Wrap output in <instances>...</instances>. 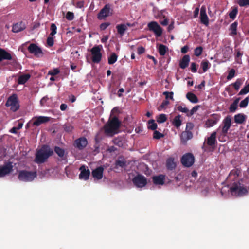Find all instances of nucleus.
I'll return each instance as SVG.
<instances>
[{
  "label": "nucleus",
  "mask_w": 249,
  "mask_h": 249,
  "mask_svg": "<svg viewBox=\"0 0 249 249\" xmlns=\"http://www.w3.org/2000/svg\"><path fill=\"white\" fill-rule=\"evenodd\" d=\"M53 154V151L49 145H44L36 154L35 161L37 163H43Z\"/></svg>",
  "instance_id": "f257e3e1"
},
{
  "label": "nucleus",
  "mask_w": 249,
  "mask_h": 249,
  "mask_svg": "<svg viewBox=\"0 0 249 249\" xmlns=\"http://www.w3.org/2000/svg\"><path fill=\"white\" fill-rule=\"evenodd\" d=\"M120 123L116 117H113L104 126L106 134L111 136L115 134L116 131L120 127Z\"/></svg>",
  "instance_id": "f03ea898"
},
{
  "label": "nucleus",
  "mask_w": 249,
  "mask_h": 249,
  "mask_svg": "<svg viewBox=\"0 0 249 249\" xmlns=\"http://www.w3.org/2000/svg\"><path fill=\"white\" fill-rule=\"evenodd\" d=\"M230 190L231 195L236 196H242L248 194L246 187L239 182L234 183Z\"/></svg>",
  "instance_id": "7ed1b4c3"
},
{
  "label": "nucleus",
  "mask_w": 249,
  "mask_h": 249,
  "mask_svg": "<svg viewBox=\"0 0 249 249\" xmlns=\"http://www.w3.org/2000/svg\"><path fill=\"white\" fill-rule=\"evenodd\" d=\"M36 172L21 170L18 172V179L24 182L32 181L36 177Z\"/></svg>",
  "instance_id": "20e7f679"
},
{
  "label": "nucleus",
  "mask_w": 249,
  "mask_h": 249,
  "mask_svg": "<svg viewBox=\"0 0 249 249\" xmlns=\"http://www.w3.org/2000/svg\"><path fill=\"white\" fill-rule=\"evenodd\" d=\"M5 106L7 107H10V110L13 112L17 111L20 107L17 95L13 94L9 97Z\"/></svg>",
  "instance_id": "39448f33"
},
{
  "label": "nucleus",
  "mask_w": 249,
  "mask_h": 249,
  "mask_svg": "<svg viewBox=\"0 0 249 249\" xmlns=\"http://www.w3.org/2000/svg\"><path fill=\"white\" fill-rule=\"evenodd\" d=\"M101 48V45H96L90 50L92 55V61L95 63H99L102 59Z\"/></svg>",
  "instance_id": "423d86ee"
},
{
  "label": "nucleus",
  "mask_w": 249,
  "mask_h": 249,
  "mask_svg": "<svg viewBox=\"0 0 249 249\" xmlns=\"http://www.w3.org/2000/svg\"><path fill=\"white\" fill-rule=\"evenodd\" d=\"M13 171V165L10 161L5 162L0 166V178L10 174Z\"/></svg>",
  "instance_id": "0eeeda50"
},
{
  "label": "nucleus",
  "mask_w": 249,
  "mask_h": 249,
  "mask_svg": "<svg viewBox=\"0 0 249 249\" xmlns=\"http://www.w3.org/2000/svg\"><path fill=\"white\" fill-rule=\"evenodd\" d=\"M147 27L150 31L153 32L156 36L160 37L162 34L163 29L156 21H151L148 23Z\"/></svg>",
  "instance_id": "6e6552de"
},
{
  "label": "nucleus",
  "mask_w": 249,
  "mask_h": 249,
  "mask_svg": "<svg viewBox=\"0 0 249 249\" xmlns=\"http://www.w3.org/2000/svg\"><path fill=\"white\" fill-rule=\"evenodd\" d=\"M132 182L137 188H143L147 183V178L143 175L138 174L132 179Z\"/></svg>",
  "instance_id": "1a4fd4ad"
},
{
  "label": "nucleus",
  "mask_w": 249,
  "mask_h": 249,
  "mask_svg": "<svg viewBox=\"0 0 249 249\" xmlns=\"http://www.w3.org/2000/svg\"><path fill=\"white\" fill-rule=\"evenodd\" d=\"M195 158L190 153L183 155L181 159V162L186 167H191L194 163Z\"/></svg>",
  "instance_id": "9d476101"
},
{
  "label": "nucleus",
  "mask_w": 249,
  "mask_h": 249,
  "mask_svg": "<svg viewBox=\"0 0 249 249\" xmlns=\"http://www.w3.org/2000/svg\"><path fill=\"white\" fill-rule=\"evenodd\" d=\"M51 118L47 116H35L32 118L29 123L33 126H38L42 124H45L50 120Z\"/></svg>",
  "instance_id": "9b49d317"
},
{
  "label": "nucleus",
  "mask_w": 249,
  "mask_h": 249,
  "mask_svg": "<svg viewBox=\"0 0 249 249\" xmlns=\"http://www.w3.org/2000/svg\"><path fill=\"white\" fill-rule=\"evenodd\" d=\"M28 50L30 53L33 54L37 57L42 56L43 54L41 48L34 43H32L28 46Z\"/></svg>",
  "instance_id": "f8f14e48"
},
{
  "label": "nucleus",
  "mask_w": 249,
  "mask_h": 249,
  "mask_svg": "<svg viewBox=\"0 0 249 249\" xmlns=\"http://www.w3.org/2000/svg\"><path fill=\"white\" fill-rule=\"evenodd\" d=\"M111 10L110 5L109 4H106L98 13V18L99 19H103L106 17L111 15Z\"/></svg>",
  "instance_id": "ddd939ff"
},
{
  "label": "nucleus",
  "mask_w": 249,
  "mask_h": 249,
  "mask_svg": "<svg viewBox=\"0 0 249 249\" xmlns=\"http://www.w3.org/2000/svg\"><path fill=\"white\" fill-rule=\"evenodd\" d=\"M88 144V141L85 137H80L76 139L74 142V147L79 150L83 149Z\"/></svg>",
  "instance_id": "4468645a"
},
{
  "label": "nucleus",
  "mask_w": 249,
  "mask_h": 249,
  "mask_svg": "<svg viewBox=\"0 0 249 249\" xmlns=\"http://www.w3.org/2000/svg\"><path fill=\"white\" fill-rule=\"evenodd\" d=\"M79 170L81 172L79 175V178L80 179L88 180L90 175V171L88 167L82 165L80 167Z\"/></svg>",
  "instance_id": "2eb2a0df"
},
{
  "label": "nucleus",
  "mask_w": 249,
  "mask_h": 249,
  "mask_svg": "<svg viewBox=\"0 0 249 249\" xmlns=\"http://www.w3.org/2000/svg\"><path fill=\"white\" fill-rule=\"evenodd\" d=\"M200 18L202 24L206 26L209 25V18L206 14V7L204 6H202L200 9Z\"/></svg>",
  "instance_id": "dca6fc26"
},
{
  "label": "nucleus",
  "mask_w": 249,
  "mask_h": 249,
  "mask_svg": "<svg viewBox=\"0 0 249 249\" xmlns=\"http://www.w3.org/2000/svg\"><path fill=\"white\" fill-rule=\"evenodd\" d=\"M54 152L58 155L61 161H64L65 163L67 162V154L64 149L58 146H55L54 148Z\"/></svg>",
  "instance_id": "f3484780"
},
{
  "label": "nucleus",
  "mask_w": 249,
  "mask_h": 249,
  "mask_svg": "<svg viewBox=\"0 0 249 249\" xmlns=\"http://www.w3.org/2000/svg\"><path fill=\"white\" fill-rule=\"evenodd\" d=\"M223 123L224 125L222 127V133L224 135H226L231 125V117L229 116L226 117L223 121Z\"/></svg>",
  "instance_id": "a211bd4d"
},
{
  "label": "nucleus",
  "mask_w": 249,
  "mask_h": 249,
  "mask_svg": "<svg viewBox=\"0 0 249 249\" xmlns=\"http://www.w3.org/2000/svg\"><path fill=\"white\" fill-rule=\"evenodd\" d=\"M193 137V134L191 131L185 130L183 131L180 135L181 142L185 144L187 142L191 139Z\"/></svg>",
  "instance_id": "6ab92c4d"
},
{
  "label": "nucleus",
  "mask_w": 249,
  "mask_h": 249,
  "mask_svg": "<svg viewBox=\"0 0 249 249\" xmlns=\"http://www.w3.org/2000/svg\"><path fill=\"white\" fill-rule=\"evenodd\" d=\"M165 176L160 174L152 177V181L155 185H162L164 184Z\"/></svg>",
  "instance_id": "aec40b11"
},
{
  "label": "nucleus",
  "mask_w": 249,
  "mask_h": 249,
  "mask_svg": "<svg viewBox=\"0 0 249 249\" xmlns=\"http://www.w3.org/2000/svg\"><path fill=\"white\" fill-rule=\"evenodd\" d=\"M104 168L102 166L98 167L92 171V176L95 179H101L103 178Z\"/></svg>",
  "instance_id": "412c9836"
},
{
  "label": "nucleus",
  "mask_w": 249,
  "mask_h": 249,
  "mask_svg": "<svg viewBox=\"0 0 249 249\" xmlns=\"http://www.w3.org/2000/svg\"><path fill=\"white\" fill-rule=\"evenodd\" d=\"M25 28V24L23 22L21 21L13 24L12 31L14 33H18L23 31Z\"/></svg>",
  "instance_id": "4be33fe9"
},
{
  "label": "nucleus",
  "mask_w": 249,
  "mask_h": 249,
  "mask_svg": "<svg viewBox=\"0 0 249 249\" xmlns=\"http://www.w3.org/2000/svg\"><path fill=\"white\" fill-rule=\"evenodd\" d=\"M11 59V54L5 50L0 48V62L3 60H10Z\"/></svg>",
  "instance_id": "5701e85b"
},
{
  "label": "nucleus",
  "mask_w": 249,
  "mask_h": 249,
  "mask_svg": "<svg viewBox=\"0 0 249 249\" xmlns=\"http://www.w3.org/2000/svg\"><path fill=\"white\" fill-rule=\"evenodd\" d=\"M166 166L169 170H173L176 168L177 164L175 161V159L173 157H169L166 160Z\"/></svg>",
  "instance_id": "b1692460"
},
{
  "label": "nucleus",
  "mask_w": 249,
  "mask_h": 249,
  "mask_svg": "<svg viewBox=\"0 0 249 249\" xmlns=\"http://www.w3.org/2000/svg\"><path fill=\"white\" fill-rule=\"evenodd\" d=\"M190 60V58L189 55H184L180 60L179 64V67L182 69H185L187 67H188Z\"/></svg>",
  "instance_id": "393cba45"
},
{
  "label": "nucleus",
  "mask_w": 249,
  "mask_h": 249,
  "mask_svg": "<svg viewBox=\"0 0 249 249\" xmlns=\"http://www.w3.org/2000/svg\"><path fill=\"white\" fill-rule=\"evenodd\" d=\"M246 118L247 116L244 114L238 113L234 116V120L236 123L242 124L245 122Z\"/></svg>",
  "instance_id": "a878e982"
},
{
  "label": "nucleus",
  "mask_w": 249,
  "mask_h": 249,
  "mask_svg": "<svg viewBox=\"0 0 249 249\" xmlns=\"http://www.w3.org/2000/svg\"><path fill=\"white\" fill-rule=\"evenodd\" d=\"M216 132H213L211 134L210 136L207 138L206 142L209 146H213L215 145L216 142Z\"/></svg>",
  "instance_id": "bb28decb"
},
{
  "label": "nucleus",
  "mask_w": 249,
  "mask_h": 249,
  "mask_svg": "<svg viewBox=\"0 0 249 249\" xmlns=\"http://www.w3.org/2000/svg\"><path fill=\"white\" fill-rule=\"evenodd\" d=\"M118 33L121 36H123L125 32L127 30V28H126V25L125 24H118L116 27Z\"/></svg>",
  "instance_id": "cd10ccee"
},
{
  "label": "nucleus",
  "mask_w": 249,
  "mask_h": 249,
  "mask_svg": "<svg viewBox=\"0 0 249 249\" xmlns=\"http://www.w3.org/2000/svg\"><path fill=\"white\" fill-rule=\"evenodd\" d=\"M186 97L189 101L192 103H197L198 102V99L197 96L192 92H188Z\"/></svg>",
  "instance_id": "c85d7f7f"
},
{
  "label": "nucleus",
  "mask_w": 249,
  "mask_h": 249,
  "mask_svg": "<svg viewBox=\"0 0 249 249\" xmlns=\"http://www.w3.org/2000/svg\"><path fill=\"white\" fill-rule=\"evenodd\" d=\"M238 23L235 21L232 23L230 26V30L231 31V33L230 35L231 36H235L236 35L237 33V28Z\"/></svg>",
  "instance_id": "c756f323"
},
{
  "label": "nucleus",
  "mask_w": 249,
  "mask_h": 249,
  "mask_svg": "<svg viewBox=\"0 0 249 249\" xmlns=\"http://www.w3.org/2000/svg\"><path fill=\"white\" fill-rule=\"evenodd\" d=\"M30 78V75L28 74H24L20 76L18 79V84H25Z\"/></svg>",
  "instance_id": "7c9ffc66"
},
{
  "label": "nucleus",
  "mask_w": 249,
  "mask_h": 249,
  "mask_svg": "<svg viewBox=\"0 0 249 249\" xmlns=\"http://www.w3.org/2000/svg\"><path fill=\"white\" fill-rule=\"evenodd\" d=\"M168 48L165 45L163 44H160L158 47V51L159 54L163 56L166 54V52L168 51Z\"/></svg>",
  "instance_id": "2f4dec72"
},
{
  "label": "nucleus",
  "mask_w": 249,
  "mask_h": 249,
  "mask_svg": "<svg viewBox=\"0 0 249 249\" xmlns=\"http://www.w3.org/2000/svg\"><path fill=\"white\" fill-rule=\"evenodd\" d=\"M180 115H178V116H176L174 119H173V121L172 122V124L174 126L176 127L177 128L179 127L181 124V121L180 120Z\"/></svg>",
  "instance_id": "473e14b6"
},
{
  "label": "nucleus",
  "mask_w": 249,
  "mask_h": 249,
  "mask_svg": "<svg viewBox=\"0 0 249 249\" xmlns=\"http://www.w3.org/2000/svg\"><path fill=\"white\" fill-rule=\"evenodd\" d=\"M241 171L239 169H236L232 170L230 172L229 174V177L230 178H232L233 177L232 179H234L237 178L241 174Z\"/></svg>",
  "instance_id": "72a5a7b5"
},
{
  "label": "nucleus",
  "mask_w": 249,
  "mask_h": 249,
  "mask_svg": "<svg viewBox=\"0 0 249 249\" xmlns=\"http://www.w3.org/2000/svg\"><path fill=\"white\" fill-rule=\"evenodd\" d=\"M117 55L114 53H112L108 58V63L110 65L113 64L117 61Z\"/></svg>",
  "instance_id": "f704fd0d"
},
{
  "label": "nucleus",
  "mask_w": 249,
  "mask_h": 249,
  "mask_svg": "<svg viewBox=\"0 0 249 249\" xmlns=\"http://www.w3.org/2000/svg\"><path fill=\"white\" fill-rule=\"evenodd\" d=\"M148 128L152 130H155L157 128V124L153 119L149 120L148 122Z\"/></svg>",
  "instance_id": "c9c22d12"
},
{
  "label": "nucleus",
  "mask_w": 249,
  "mask_h": 249,
  "mask_svg": "<svg viewBox=\"0 0 249 249\" xmlns=\"http://www.w3.org/2000/svg\"><path fill=\"white\" fill-rule=\"evenodd\" d=\"M201 66L204 72H206L210 68V64L208 61H203L201 63Z\"/></svg>",
  "instance_id": "e433bc0d"
},
{
  "label": "nucleus",
  "mask_w": 249,
  "mask_h": 249,
  "mask_svg": "<svg viewBox=\"0 0 249 249\" xmlns=\"http://www.w3.org/2000/svg\"><path fill=\"white\" fill-rule=\"evenodd\" d=\"M167 120L166 115L164 114H161L157 117V121L158 123H163Z\"/></svg>",
  "instance_id": "4c0bfd02"
},
{
  "label": "nucleus",
  "mask_w": 249,
  "mask_h": 249,
  "mask_svg": "<svg viewBox=\"0 0 249 249\" xmlns=\"http://www.w3.org/2000/svg\"><path fill=\"white\" fill-rule=\"evenodd\" d=\"M238 13V9L237 7L234 8L230 13H229V17L230 18L232 19H234L236 17V15Z\"/></svg>",
  "instance_id": "58836bf2"
},
{
  "label": "nucleus",
  "mask_w": 249,
  "mask_h": 249,
  "mask_svg": "<svg viewBox=\"0 0 249 249\" xmlns=\"http://www.w3.org/2000/svg\"><path fill=\"white\" fill-rule=\"evenodd\" d=\"M10 60H11V62L9 63L10 64L13 65L14 67L16 69H21V66L19 64V63L17 61L16 58H13L12 57V59Z\"/></svg>",
  "instance_id": "ea45409f"
},
{
  "label": "nucleus",
  "mask_w": 249,
  "mask_h": 249,
  "mask_svg": "<svg viewBox=\"0 0 249 249\" xmlns=\"http://www.w3.org/2000/svg\"><path fill=\"white\" fill-rule=\"evenodd\" d=\"M242 84V80L241 79H237L233 83V86L236 90H238L240 86Z\"/></svg>",
  "instance_id": "a19ab883"
},
{
  "label": "nucleus",
  "mask_w": 249,
  "mask_h": 249,
  "mask_svg": "<svg viewBox=\"0 0 249 249\" xmlns=\"http://www.w3.org/2000/svg\"><path fill=\"white\" fill-rule=\"evenodd\" d=\"M249 101V97H246L243 100H242L240 102V103L239 104V107L241 108L246 107L248 105Z\"/></svg>",
  "instance_id": "79ce46f5"
},
{
  "label": "nucleus",
  "mask_w": 249,
  "mask_h": 249,
  "mask_svg": "<svg viewBox=\"0 0 249 249\" xmlns=\"http://www.w3.org/2000/svg\"><path fill=\"white\" fill-rule=\"evenodd\" d=\"M237 3L241 7L249 6V0H237Z\"/></svg>",
  "instance_id": "37998d69"
},
{
  "label": "nucleus",
  "mask_w": 249,
  "mask_h": 249,
  "mask_svg": "<svg viewBox=\"0 0 249 249\" xmlns=\"http://www.w3.org/2000/svg\"><path fill=\"white\" fill-rule=\"evenodd\" d=\"M50 29L51 32L50 34V36H53L56 34L57 27L54 23H52Z\"/></svg>",
  "instance_id": "c03bdc74"
},
{
  "label": "nucleus",
  "mask_w": 249,
  "mask_h": 249,
  "mask_svg": "<svg viewBox=\"0 0 249 249\" xmlns=\"http://www.w3.org/2000/svg\"><path fill=\"white\" fill-rule=\"evenodd\" d=\"M203 48L201 46L196 47L194 50V54L196 56H200L202 53Z\"/></svg>",
  "instance_id": "a18cd8bd"
},
{
  "label": "nucleus",
  "mask_w": 249,
  "mask_h": 249,
  "mask_svg": "<svg viewBox=\"0 0 249 249\" xmlns=\"http://www.w3.org/2000/svg\"><path fill=\"white\" fill-rule=\"evenodd\" d=\"M249 92V84L245 86L239 92V95H244Z\"/></svg>",
  "instance_id": "49530a36"
},
{
  "label": "nucleus",
  "mask_w": 249,
  "mask_h": 249,
  "mask_svg": "<svg viewBox=\"0 0 249 249\" xmlns=\"http://www.w3.org/2000/svg\"><path fill=\"white\" fill-rule=\"evenodd\" d=\"M163 94L165 96V98L168 100V99H170L172 100H174L173 98V92H168V91H164L163 93Z\"/></svg>",
  "instance_id": "de8ad7c7"
},
{
  "label": "nucleus",
  "mask_w": 249,
  "mask_h": 249,
  "mask_svg": "<svg viewBox=\"0 0 249 249\" xmlns=\"http://www.w3.org/2000/svg\"><path fill=\"white\" fill-rule=\"evenodd\" d=\"M235 71L233 69H231L229 71L227 79L228 80H231L235 76Z\"/></svg>",
  "instance_id": "09e8293b"
},
{
  "label": "nucleus",
  "mask_w": 249,
  "mask_h": 249,
  "mask_svg": "<svg viewBox=\"0 0 249 249\" xmlns=\"http://www.w3.org/2000/svg\"><path fill=\"white\" fill-rule=\"evenodd\" d=\"M164 137V135L158 131L155 130L153 133V138L155 139H159Z\"/></svg>",
  "instance_id": "8fccbe9b"
},
{
  "label": "nucleus",
  "mask_w": 249,
  "mask_h": 249,
  "mask_svg": "<svg viewBox=\"0 0 249 249\" xmlns=\"http://www.w3.org/2000/svg\"><path fill=\"white\" fill-rule=\"evenodd\" d=\"M238 108V105L232 103L229 107V111L230 112L233 113L236 111Z\"/></svg>",
  "instance_id": "3c124183"
},
{
  "label": "nucleus",
  "mask_w": 249,
  "mask_h": 249,
  "mask_svg": "<svg viewBox=\"0 0 249 249\" xmlns=\"http://www.w3.org/2000/svg\"><path fill=\"white\" fill-rule=\"evenodd\" d=\"M63 128L65 131L68 132H71L73 129V126L70 124H64Z\"/></svg>",
  "instance_id": "603ef678"
},
{
  "label": "nucleus",
  "mask_w": 249,
  "mask_h": 249,
  "mask_svg": "<svg viewBox=\"0 0 249 249\" xmlns=\"http://www.w3.org/2000/svg\"><path fill=\"white\" fill-rule=\"evenodd\" d=\"M60 71L58 68L53 69V70L49 71L48 74L52 76H54L59 73Z\"/></svg>",
  "instance_id": "864d4df0"
},
{
  "label": "nucleus",
  "mask_w": 249,
  "mask_h": 249,
  "mask_svg": "<svg viewBox=\"0 0 249 249\" xmlns=\"http://www.w3.org/2000/svg\"><path fill=\"white\" fill-rule=\"evenodd\" d=\"M47 43L50 47L53 46L54 44V39L52 36L48 37L47 39Z\"/></svg>",
  "instance_id": "5fc2aeb1"
},
{
  "label": "nucleus",
  "mask_w": 249,
  "mask_h": 249,
  "mask_svg": "<svg viewBox=\"0 0 249 249\" xmlns=\"http://www.w3.org/2000/svg\"><path fill=\"white\" fill-rule=\"evenodd\" d=\"M66 18L69 20H72L74 18V14L71 12H68L66 14Z\"/></svg>",
  "instance_id": "6e6d98bb"
},
{
  "label": "nucleus",
  "mask_w": 249,
  "mask_h": 249,
  "mask_svg": "<svg viewBox=\"0 0 249 249\" xmlns=\"http://www.w3.org/2000/svg\"><path fill=\"white\" fill-rule=\"evenodd\" d=\"M177 109L178 111L183 112V113H188L189 112V110L185 107H183L182 106H179L177 107Z\"/></svg>",
  "instance_id": "4d7b16f0"
},
{
  "label": "nucleus",
  "mask_w": 249,
  "mask_h": 249,
  "mask_svg": "<svg viewBox=\"0 0 249 249\" xmlns=\"http://www.w3.org/2000/svg\"><path fill=\"white\" fill-rule=\"evenodd\" d=\"M216 122L212 119H209L207 120L206 122V124L208 126V127H212L216 124Z\"/></svg>",
  "instance_id": "13d9d810"
},
{
  "label": "nucleus",
  "mask_w": 249,
  "mask_h": 249,
  "mask_svg": "<svg viewBox=\"0 0 249 249\" xmlns=\"http://www.w3.org/2000/svg\"><path fill=\"white\" fill-rule=\"evenodd\" d=\"M114 144L119 146H121L122 145V141L119 138H115L113 140Z\"/></svg>",
  "instance_id": "bf43d9fd"
},
{
  "label": "nucleus",
  "mask_w": 249,
  "mask_h": 249,
  "mask_svg": "<svg viewBox=\"0 0 249 249\" xmlns=\"http://www.w3.org/2000/svg\"><path fill=\"white\" fill-rule=\"evenodd\" d=\"M116 165L121 167H124L125 166V162L124 161L118 160L116 161Z\"/></svg>",
  "instance_id": "052dcab7"
},
{
  "label": "nucleus",
  "mask_w": 249,
  "mask_h": 249,
  "mask_svg": "<svg viewBox=\"0 0 249 249\" xmlns=\"http://www.w3.org/2000/svg\"><path fill=\"white\" fill-rule=\"evenodd\" d=\"M110 25L109 23L108 22H105L103 23H102L100 25V28L101 30H104Z\"/></svg>",
  "instance_id": "680f3d73"
},
{
  "label": "nucleus",
  "mask_w": 249,
  "mask_h": 249,
  "mask_svg": "<svg viewBox=\"0 0 249 249\" xmlns=\"http://www.w3.org/2000/svg\"><path fill=\"white\" fill-rule=\"evenodd\" d=\"M85 2L83 0L78 1L76 3V7L78 8H82L84 7Z\"/></svg>",
  "instance_id": "e2e57ef3"
},
{
  "label": "nucleus",
  "mask_w": 249,
  "mask_h": 249,
  "mask_svg": "<svg viewBox=\"0 0 249 249\" xmlns=\"http://www.w3.org/2000/svg\"><path fill=\"white\" fill-rule=\"evenodd\" d=\"M191 70L193 72H196L197 71V69L196 67V64L195 63L193 62L191 64Z\"/></svg>",
  "instance_id": "0e129e2a"
},
{
  "label": "nucleus",
  "mask_w": 249,
  "mask_h": 249,
  "mask_svg": "<svg viewBox=\"0 0 249 249\" xmlns=\"http://www.w3.org/2000/svg\"><path fill=\"white\" fill-rule=\"evenodd\" d=\"M169 104V102L167 100L165 99L161 103V105L160 106V107L161 108H164L165 107L168 106Z\"/></svg>",
  "instance_id": "69168bd1"
},
{
  "label": "nucleus",
  "mask_w": 249,
  "mask_h": 249,
  "mask_svg": "<svg viewBox=\"0 0 249 249\" xmlns=\"http://www.w3.org/2000/svg\"><path fill=\"white\" fill-rule=\"evenodd\" d=\"M145 52V49L144 47L141 46L139 47L137 49V53L139 54H142Z\"/></svg>",
  "instance_id": "338daca9"
},
{
  "label": "nucleus",
  "mask_w": 249,
  "mask_h": 249,
  "mask_svg": "<svg viewBox=\"0 0 249 249\" xmlns=\"http://www.w3.org/2000/svg\"><path fill=\"white\" fill-rule=\"evenodd\" d=\"M198 106H196L193 107V108L191 110L189 116L192 115L198 109Z\"/></svg>",
  "instance_id": "774afa93"
}]
</instances>
